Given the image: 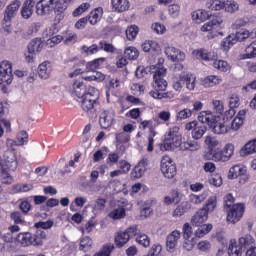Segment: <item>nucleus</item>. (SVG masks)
<instances>
[{
	"label": "nucleus",
	"instance_id": "e2e57ef3",
	"mask_svg": "<svg viewBox=\"0 0 256 256\" xmlns=\"http://www.w3.org/2000/svg\"><path fill=\"white\" fill-rule=\"evenodd\" d=\"M31 208V202H29L28 200H23L19 204V209L24 215H29V211H31Z\"/></svg>",
	"mask_w": 256,
	"mask_h": 256
},
{
	"label": "nucleus",
	"instance_id": "423d86ee",
	"mask_svg": "<svg viewBox=\"0 0 256 256\" xmlns=\"http://www.w3.org/2000/svg\"><path fill=\"white\" fill-rule=\"evenodd\" d=\"M193 57L196 59H201L202 61H214L213 67L220 71L221 73H227V71H231V65L229 62L225 60H217V54L215 52H209L204 48L193 50Z\"/></svg>",
	"mask_w": 256,
	"mask_h": 256
},
{
	"label": "nucleus",
	"instance_id": "bf43d9fd",
	"mask_svg": "<svg viewBox=\"0 0 256 256\" xmlns=\"http://www.w3.org/2000/svg\"><path fill=\"white\" fill-rule=\"evenodd\" d=\"M89 7H91V4L82 3L72 12L73 17H81V15L85 13V11L89 10Z\"/></svg>",
	"mask_w": 256,
	"mask_h": 256
},
{
	"label": "nucleus",
	"instance_id": "de8ad7c7",
	"mask_svg": "<svg viewBox=\"0 0 256 256\" xmlns=\"http://www.w3.org/2000/svg\"><path fill=\"white\" fill-rule=\"evenodd\" d=\"M256 57V40L250 43L246 49L244 54V59H255Z\"/></svg>",
	"mask_w": 256,
	"mask_h": 256
},
{
	"label": "nucleus",
	"instance_id": "c9c22d12",
	"mask_svg": "<svg viewBox=\"0 0 256 256\" xmlns=\"http://www.w3.org/2000/svg\"><path fill=\"white\" fill-rule=\"evenodd\" d=\"M229 256H243V248L237 245V241L231 240L228 247Z\"/></svg>",
	"mask_w": 256,
	"mask_h": 256
},
{
	"label": "nucleus",
	"instance_id": "864d4df0",
	"mask_svg": "<svg viewBox=\"0 0 256 256\" xmlns=\"http://www.w3.org/2000/svg\"><path fill=\"white\" fill-rule=\"evenodd\" d=\"M0 181L3 185H11L13 183V176L3 168L0 174Z\"/></svg>",
	"mask_w": 256,
	"mask_h": 256
},
{
	"label": "nucleus",
	"instance_id": "20e7f679",
	"mask_svg": "<svg viewBox=\"0 0 256 256\" xmlns=\"http://www.w3.org/2000/svg\"><path fill=\"white\" fill-rule=\"evenodd\" d=\"M198 120L211 127L215 135H225V133H229V131H231L229 121L225 120V118L221 120V117L213 115V112L211 111L200 112Z\"/></svg>",
	"mask_w": 256,
	"mask_h": 256
},
{
	"label": "nucleus",
	"instance_id": "f8f14e48",
	"mask_svg": "<svg viewBox=\"0 0 256 256\" xmlns=\"http://www.w3.org/2000/svg\"><path fill=\"white\" fill-rule=\"evenodd\" d=\"M186 131H191L192 139L195 141H199V139H203V135L207 133V126L203 122L192 121L186 123L185 125Z\"/></svg>",
	"mask_w": 256,
	"mask_h": 256
},
{
	"label": "nucleus",
	"instance_id": "7c9ffc66",
	"mask_svg": "<svg viewBox=\"0 0 256 256\" xmlns=\"http://www.w3.org/2000/svg\"><path fill=\"white\" fill-rule=\"evenodd\" d=\"M45 44L41 38H35L28 44L29 53H41Z\"/></svg>",
	"mask_w": 256,
	"mask_h": 256
},
{
	"label": "nucleus",
	"instance_id": "c03bdc74",
	"mask_svg": "<svg viewBox=\"0 0 256 256\" xmlns=\"http://www.w3.org/2000/svg\"><path fill=\"white\" fill-rule=\"evenodd\" d=\"M115 249V245L112 243L104 244L102 248L96 252L93 256H111L113 250Z\"/></svg>",
	"mask_w": 256,
	"mask_h": 256
},
{
	"label": "nucleus",
	"instance_id": "49530a36",
	"mask_svg": "<svg viewBox=\"0 0 256 256\" xmlns=\"http://www.w3.org/2000/svg\"><path fill=\"white\" fill-rule=\"evenodd\" d=\"M124 57L126 59H129L130 61H135V59H139V50H137L133 46H130V47L125 49Z\"/></svg>",
	"mask_w": 256,
	"mask_h": 256
},
{
	"label": "nucleus",
	"instance_id": "c85d7f7f",
	"mask_svg": "<svg viewBox=\"0 0 256 256\" xmlns=\"http://www.w3.org/2000/svg\"><path fill=\"white\" fill-rule=\"evenodd\" d=\"M191 203L189 201H184L179 204L176 209H174L172 217H183L184 213H189L191 211Z\"/></svg>",
	"mask_w": 256,
	"mask_h": 256
},
{
	"label": "nucleus",
	"instance_id": "bb28decb",
	"mask_svg": "<svg viewBox=\"0 0 256 256\" xmlns=\"http://www.w3.org/2000/svg\"><path fill=\"white\" fill-rule=\"evenodd\" d=\"M142 50L144 53H159V51H161V46L155 40H146L142 43Z\"/></svg>",
	"mask_w": 256,
	"mask_h": 256
},
{
	"label": "nucleus",
	"instance_id": "4468645a",
	"mask_svg": "<svg viewBox=\"0 0 256 256\" xmlns=\"http://www.w3.org/2000/svg\"><path fill=\"white\" fill-rule=\"evenodd\" d=\"M229 179H239V183L244 185L249 181V174H247V166L241 164L234 165L230 168L228 172Z\"/></svg>",
	"mask_w": 256,
	"mask_h": 256
},
{
	"label": "nucleus",
	"instance_id": "3c124183",
	"mask_svg": "<svg viewBox=\"0 0 256 256\" xmlns=\"http://www.w3.org/2000/svg\"><path fill=\"white\" fill-rule=\"evenodd\" d=\"M10 219L14 221L15 225H25V218H23V213L20 211L11 212Z\"/></svg>",
	"mask_w": 256,
	"mask_h": 256
},
{
	"label": "nucleus",
	"instance_id": "1a4fd4ad",
	"mask_svg": "<svg viewBox=\"0 0 256 256\" xmlns=\"http://www.w3.org/2000/svg\"><path fill=\"white\" fill-rule=\"evenodd\" d=\"M215 207H217V200L215 198H209L207 203L192 216L191 224L193 227L205 225V222L209 219V213L215 211Z\"/></svg>",
	"mask_w": 256,
	"mask_h": 256
},
{
	"label": "nucleus",
	"instance_id": "8fccbe9b",
	"mask_svg": "<svg viewBox=\"0 0 256 256\" xmlns=\"http://www.w3.org/2000/svg\"><path fill=\"white\" fill-rule=\"evenodd\" d=\"M138 34H139V26L137 25L129 26L126 29V37L128 41H134V39L137 37Z\"/></svg>",
	"mask_w": 256,
	"mask_h": 256
},
{
	"label": "nucleus",
	"instance_id": "72a5a7b5",
	"mask_svg": "<svg viewBox=\"0 0 256 256\" xmlns=\"http://www.w3.org/2000/svg\"><path fill=\"white\" fill-rule=\"evenodd\" d=\"M196 227H199L195 231V237H197L198 239H202V237H205V235H208V233H211V231L213 230V224L211 223L203 224L201 226Z\"/></svg>",
	"mask_w": 256,
	"mask_h": 256
},
{
	"label": "nucleus",
	"instance_id": "a878e982",
	"mask_svg": "<svg viewBox=\"0 0 256 256\" xmlns=\"http://www.w3.org/2000/svg\"><path fill=\"white\" fill-rule=\"evenodd\" d=\"M51 71H53V68H51V62L49 61H44L38 66L40 79H49L51 77Z\"/></svg>",
	"mask_w": 256,
	"mask_h": 256
},
{
	"label": "nucleus",
	"instance_id": "6e6552de",
	"mask_svg": "<svg viewBox=\"0 0 256 256\" xmlns=\"http://www.w3.org/2000/svg\"><path fill=\"white\" fill-rule=\"evenodd\" d=\"M151 73H153V89L150 93H161L167 91V80L165 76L167 75V68L163 66V63L159 62L156 65L150 67Z\"/></svg>",
	"mask_w": 256,
	"mask_h": 256
},
{
	"label": "nucleus",
	"instance_id": "a19ab883",
	"mask_svg": "<svg viewBox=\"0 0 256 256\" xmlns=\"http://www.w3.org/2000/svg\"><path fill=\"white\" fill-rule=\"evenodd\" d=\"M237 44V39H235V34H230L221 41V48L224 51H229L233 45Z\"/></svg>",
	"mask_w": 256,
	"mask_h": 256
},
{
	"label": "nucleus",
	"instance_id": "052dcab7",
	"mask_svg": "<svg viewBox=\"0 0 256 256\" xmlns=\"http://www.w3.org/2000/svg\"><path fill=\"white\" fill-rule=\"evenodd\" d=\"M224 9L227 13H235V11H239V3L235 1H227L225 2Z\"/></svg>",
	"mask_w": 256,
	"mask_h": 256
},
{
	"label": "nucleus",
	"instance_id": "2f4dec72",
	"mask_svg": "<svg viewBox=\"0 0 256 256\" xmlns=\"http://www.w3.org/2000/svg\"><path fill=\"white\" fill-rule=\"evenodd\" d=\"M222 81H223V79H221L217 75H209L203 79L202 85H204L205 87H215L217 85H220V83H222Z\"/></svg>",
	"mask_w": 256,
	"mask_h": 256
},
{
	"label": "nucleus",
	"instance_id": "f704fd0d",
	"mask_svg": "<svg viewBox=\"0 0 256 256\" xmlns=\"http://www.w3.org/2000/svg\"><path fill=\"white\" fill-rule=\"evenodd\" d=\"M171 121V112L160 111L157 117L154 118L155 125H163V123H169Z\"/></svg>",
	"mask_w": 256,
	"mask_h": 256
},
{
	"label": "nucleus",
	"instance_id": "13d9d810",
	"mask_svg": "<svg viewBox=\"0 0 256 256\" xmlns=\"http://www.w3.org/2000/svg\"><path fill=\"white\" fill-rule=\"evenodd\" d=\"M29 141V134L27 131L22 130L16 136V143L17 145H25Z\"/></svg>",
	"mask_w": 256,
	"mask_h": 256
},
{
	"label": "nucleus",
	"instance_id": "f03ea898",
	"mask_svg": "<svg viewBox=\"0 0 256 256\" xmlns=\"http://www.w3.org/2000/svg\"><path fill=\"white\" fill-rule=\"evenodd\" d=\"M205 143L208 147V153L206 154L207 159L215 161V163H227L233 157L235 153V146L232 143H228L225 147L221 148V142L216 140L214 137L207 136Z\"/></svg>",
	"mask_w": 256,
	"mask_h": 256
},
{
	"label": "nucleus",
	"instance_id": "473e14b6",
	"mask_svg": "<svg viewBox=\"0 0 256 256\" xmlns=\"http://www.w3.org/2000/svg\"><path fill=\"white\" fill-rule=\"evenodd\" d=\"M238 243L241 249H249V247L255 245V238L251 234H246L239 238Z\"/></svg>",
	"mask_w": 256,
	"mask_h": 256
},
{
	"label": "nucleus",
	"instance_id": "ea45409f",
	"mask_svg": "<svg viewBox=\"0 0 256 256\" xmlns=\"http://www.w3.org/2000/svg\"><path fill=\"white\" fill-rule=\"evenodd\" d=\"M207 9H210V11H221L225 9V1L223 0H209L206 3Z\"/></svg>",
	"mask_w": 256,
	"mask_h": 256
},
{
	"label": "nucleus",
	"instance_id": "09e8293b",
	"mask_svg": "<svg viewBox=\"0 0 256 256\" xmlns=\"http://www.w3.org/2000/svg\"><path fill=\"white\" fill-rule=\"evenodd\" d=\"M81 53L83 55H95L96 53H99V45L92 44L91 46L83 45L81 47Z\"/></svg>",
	"mask_w": 256,
	"mask_h": 256
},
{
	"label": "nucleus",
	"instance_id": "2eb2a0df",
	"mask_svg": "<svg viewBox=\"0 0 256 256\" xmlns=\"http://www.w3.org/2000/svg\"><path fill=\"white\" fill-rule=\"evenodd\" d=\"M227 221L228 223H238L241 221L243 214L245 213V204L244 203H237L234 204L232 207L228 208L227 210Z\"/></svg>",
	"mask_w": 256,
	"mask_h": 256
},
{
	"label": "nucleus",
	"instance_id": "79ce46f5",
	"mask_svg": "<svg viewBox=\"0 0 256 256\" xmlns=\"http://www.w3.org/2000/svg\"><path fill=\"white\" fill-rule=\"evenodd\" d=\"M253 153H256V139L247 142L241 150L243 156L253 155Z\"/></svg>",
	"mask_w": 256,
	"mask_h": 256
},
{
	"label": "nucleus",
	"instance_id": "4be33fe9",
	"mask_svg": "<svg viewBox=\"0 0 256 256\" xmlns=\"http://www.w3.org/2000/svg\"><path fill=\"white\" fill-rule=\"evenodd\" d=\"M35 11V0H25L21 9L23 19H31Z\"/></svg>",
	"mask_w": 256,
	"mask_h": 256
},
{
	"label": "nucleus",
	"instance_id": "ddd939ff",
	"mask_svg": "<svg viewBox=\"0 0 256 256\" xmlns=\"http://www.w3.org/2000/svg\"><path fill=\"white\" fill-rule=\"evenodd\" d=\"M11 85L13 83V64L4 60L0 63V85Z\"/></svg>",
	"mask_w": 256,
	"mask_h": 256
},
{
	"label": "nucleus",
	"instance_id": "6ab92c4d",
	"mask_svg": "<svg viewBox=\"0 0 256 256\" xmlns=\"http://www.w3.org/2000/svg\"><path fill=\"white\" fill-rule=\"evenodd\" d=\"M179 79L182 83H185L186 88L189 91H195V85H197V76L193 73H181Z\"/></svg>",
	"mask_w": 256,
	"mask_h": 256
},
{
	"label": "nucleus",
	"instance_id": "4c0bfd02",
	"mask_svg": "<svg viewBox=\"0 0 256 256\" xmlns=\"http://www.w3.org/2000/svg\"><path fill=\"white\" fill-rule=\"evenodd\" d=\"M93 247V239L89 236H84L80 240L79 250L83 251V253H87V251H91Z\"/></svg>",
	"mask_w": 256,
	"mask_h": 256
},
{
	"label": "nucleus",
	"instance_id": "5fc2aeb1",
	"mask_svg": "<svg viewBox=\"0 0 256 256\" xmlns=\"http://www.w3.org/2000/svg\"><path fill=\"white\" fill-rule=\"evenodd\" d=\"M131 141V135L127 132H120L116 134V143L123 145V143H129Z\"/></svg>",
	"mask_w": 256,
	"mask_h": 256
},
{
	"label": "nucleus",
	"instance_id": "393cba45",
	"mask_svg": "<svg viewBox=\"0 0 256 256\" xmlns=\"http://www.w3.org/2000/svg\"><path fill=\"white\" fill-rule=\"evenodd\" d=\"M256 38V29L252 32H249L247 29H240L238 32L234 34V39H236V43L239 41H245L246 39H255Z\"/></svg>",
	"mask_w": 256,
	"mask_h": 256
},
{
	"label": "nucleus",
	"instance_id": "aec40b11",
	"mask_svg": "<svg viewBox=\"0 0 256 256\" xmlns=\"http://www.w3.org/2000/svg\"><path fill=\"white\" fill-rule=\"evenodd\" d=\"M223 23V17L221 15L213 16L211 21L208 23H205L201 27V31L203 33H207V31H213V29H217V27H220V25Z\"/></svg>",
	"mask_w": 256,
	"mask_h": 256
},
{
	"label": "nucleus",
	"instance_id": "9d476101",
	"mask_svg": "<svg viewBox=\"0 0 256 256\" xmlns=\"http://www.w3.org/2000/svg\"><path fill=\"white\" fill-rule=\"evenodd\" d=\"M21 8V1L15 0L6 7L2 27L6 33H11V20L17 15Z\"/></svg>",
	"mask_w": 256,
	"mask_h": 256
},
{
	"label": "nucleus",
	"instance_id": "e433bc0d",
	"mask_svg": "<svg viewBox=\"0 0 256 256\" xmlns=\"http://www.w3.org/2000/svg\"><path fill=\"white\" fill-rule=\"evenodd\" d=\"M33 189V185L31 184H14L11 187V193L14 195L19 193H29Z\"/></svg>",
	"mask_w": 256,
	"mask_h": 256
},
{
	"label": "nucleus",
	"instance_id": "680f3d73",
	"mask_svg": "<svg viewBox=\"0 0 256 256\" xmlns=\"http://www.w3.org/2000/svg\"><path fill=\"white\" fill-rule=\"evenodd\" d=\"M72 69H78V71L85 73L87 71V62L85 60H75Z\"/></svg>",
	"mask_w": 256,
	"mask_h": 256
},
{
	"label": "nucleus",
	"instance_id": "6e6d98bb",
	"mask_svg": "<svg viewBox=\"0 0 256 256\" xmlns=\"http://www.w3.org/2000/svg\"><path fill=\"white\" fill-rule=\"evenodd\" d=\"M125 208L121 207V208H116L114 210H112L110 213H109V217H111V219H123L125 218Z\"/></svg>",
	"mask_w": 256,
	"mask_h": 256
},
{
	"label": "nucleus",
	"instance_id": "5701e85b",
	"mask_svg": "<svg viewBox=\"0 0 256 256\" xmlns=\"http://www.w3.org/2000/svg\"><path fill=\"white\" fill-rule=\"evenodd\" d=\"M192 19L195 23H205L208 19H211V12L205 9H198L192 12Z\"/></svg>",
	"mask_w": 256,
	"mask_h": 256
},
{
	"label": "nucleus",
	"instance_id": "774afa93",
	"mask_svg": "<svg viewBox=\"0 0 256 256\" xmlns=\"http://www.w3.org/2000/svg\"><path fill=\"white\" fill-rule=\"evenodd\" d=\"M34 227L36 229H51V227H53V221L52 220H47L45 222L39 221L34 224Z\"/></svg>",
	"mask_w": 256,
	"mask_h": 256
},
{
	"label": "nucleus",
	"instance_id": "b1692460",
	"mask_svg": "<svg viewBox=\"0 0 256 256\" xmlns=\"http://www.w3.org/2000/svg\"><path fill=\"white\" fill-rule=\"evenodd\" d=\"M103 17V7H97L93 9L86 18L90 25H97Z\"/></svg>",
	"mask_w": 256,
	"mask_h": 256
},
{
	"label": "nucleus",
	"instance_id": "f3484780",
	"mask_svg": "<svg viewBox=\"0 0 256 256\" xmlns=\"http://www.w3.org/2000/svg\"><path fill=\"white\" fill-rule=\"evenodd\" d=\"M72 89L78 99H83L89 93V87L87 88V84L83 82V79L75 80Z\"/></svg>",
	"mask_w": 256,
	"mask_h": 256
},
{
	"label": "nucleus",
	"instance_id": "0e129e2a",
	"mask_svg": "<svg viewBox=\"0 0 256 256\" xmlns=\"http://www.w3.org/2000/svg\"><path fill=\"white\" fill-rule=\"evenodd\" d=\"M235 197L233 196V194L229 193L226 196H224V209H231V207L235 204Z\"/></svg>",
	"mask_w": 256,
	"mask_h": 256
},
{
	"label": "nucleus",
	"instance_id": "f257e3e1",
	"mask_svg": "<svg viewBox=\"0 0 256 256\" xmlns=\"http://www.w3.org/2000/svg\"><path fill=\"white\" fill-rule=\"evenodd\" d=\"M177 147L180 151H199L201 145L195 140L183 142V137L179 134V127L174 126L165 133L160 149L161 151H171V149H177Z\"/></svg>",
	"mask_w": 256,
	"mask_h": 256
},
{
	"label": "nucleus",
	"instance_id": "37998d69",
	"mask_svg": "<svg viewBox=\"0 0 256 256\" xmlns=\"http://www.w3.org/2000/svg\"><path fill=\"white\" fill-rule=\"evenodd\" d=\"M135 241L138 243V245H141V247H145L146 249L147 247L151 246V238H149V236L145 233H139L136 236Z\"/></svg>",
	"mask_w": 256,
	"mask_h": 256
},
{
	"label": "nucleus",
	"instance_id": "412c9836",
	"mask_svg": "<svg viewBox=\"0 0 256 256\" xmlns=\"http://www.w3.org/2000/svg\"><path fill=\"white\" fill-rule=\"evenodd\" d=\"M147 171V160H141L131 171L130 177L132 179H141Z\"/></svg>",
	"mask_w": 256,
	"mask_h": 256
},
{
	"label": "nucleus",
	"instance_id": "dca6fc26",
	"mask_svg": "<svg viewBox=\"0 0 256 256\" xmlns=\"http://www.w3.org/2000/svg\"><path fill=\"white\" fill-rule=\"evenodd\" d=\"M113 121H115V112L104 110L100 115L99 125L101 129H109L112 127Z\"/></svg>",
	"mask_w": 256,
	"mask_h": 256
},
{
	"label": "nucleus",
	"instance_id": "a18cd8bd",
	"mask_svg": "<svg viewBox=\"0 0 256 256\" xmlns=\"http://www.w3.org/2000/svg\"><path fill=\"white\" fill-rule=\"evenodd\" d=\"M105 58H96L92 61L86 62V71H97L101 67V63H104Z\"/></svg>",
	"mask_w": 256,
	"mask_h": 256
},
{
	"label": "nucleus",
	"instance_id": "0eeeda50",
	"mask_svg": "<svg viewBox=\"0 0 256 256\" xmlns=\"http://www.w3.org/2000/svg\"><path fill=\"white\" fill-rule=\"evenodd\" d=\"M47 239V232L44 230H37L34 234L31 232H20L16 241L20 243L22 247H41L43 246V241Z\"/></svg>",
	"mask_w": 256,
	"mask_h": 256
},
{
	"label": "nucleus",
	"instance_id": "7ed1b4c3",
	"mask_svg": "<svg viewBox=\"0 0 256 256\" xmlns=\"http://www.w3.org/2000/svg\"><path fill=\"white\" fill-rule=\"evenodd\" d=\"M68 7L69 4L65 0H40L36 3V13L40 17H45L54 11L58 21H61L65 17L63 14Z\"/></svg>",
	"mask_w": 256,
	"mask_h": 256
},
{
	"label": "nucleus",
	"instance_id": "69168bd1",
	"mask_svg": "<svg viewBox=\"0 0 256 256\" xmlns=\"http://www.w3.org/2000/svg\"><path fill=\"white\" fill-rule=\"evenodd\" d=\"M197 247L203 253H209L211 250V242H209V240H202L197 244Z\"/></svg>",
	"mask_w": 256,
	"mask_h": 256
},
{
	"label": "nucleus",
	"instance_id": "39448f33",
	"mask_svg": "<svg viewBox=\"0 0 256 256\" xmlns=\"http://www.w3.org/2000/svg\"><path fill=\"white\" fill-rule=\"evenodd\" d=\"M81 109L89 119H97V109H99V90L89 86L88 93L82 98Z\"/></svg>",
	"mask_w": 256,
	"mask_h": 256
},
{
	"label": "nucleus",
	"instance_id": "c756f323",
	"mask_svg": "<svg viewBox=\"0 0 256 256\" xmlns=\"http://www.w3.org/2000/svg\"><path fill=\"white\" fill-rule=\"evenodd\" d=\"M111 5L117 13H125L129 10V0H111Z\"/></svg>",
	"mask_w": 256,
	"mask_h": 256
},
{
	"label": "nucleus",
	"instance_id": "9b49d317",
	"mask_svg": "<svg viewBox=\"0 0 256 256\" xmlns=\"http://www.w3.org/2000/svg\"><path fill=\"white\" fill-rule=\"evenodd\" d=\"M160 171L166 179H173L177 175V165L171 156H164L161 159Z\"/></svg>",
	"mask_w": 256,
	"mask_h": 256
},
{
	"label": "nucleus",
	"instance_id": "4d7b16f0",
	"mask_svg": "<svg viewBox=\"0 0 256 256\" xmlns=\"http://www.w3.org/2000/svg\"><path fill=\"white\" fill-rule=\"evenodd\" d=\"M162 251H163V246L159 243H155L151 246L150 250L145 256H159L161 255Z\"/></svg>",
	"mask_w": 256,
	"mask_h": 256
},
{
	"label": "nucleus",
	"instance_id": "338daca9",
	"mask_svg": "<svg viewBox=\"0 0 256 256\" xmlns=\"http://www.w3.org/2000/svg\"><path fill=\"white\" fill-rule=\"evenodd\" d=\"M5 167L8 171H17L18 162L16 158L5 160Z\"/></svg>",
	"mask_w": 256,
	"mask_h": 256
},
{
	"label": "nucleus",
	"instance_id": "a211bd4d",
	"mask_svg": "<svg viewBox=\"0 0 256 256\" xmlns=\"http://www.w3.org/2000/svg\"><path fill=\"white\" fill-rule=\"evenodd\" d=\"M181 239V232L179 230L172 231L166 239V249L169 253H173L175 251V247H177V242Z\"/></svg>",
	"mask_w": 256,
	"mask_h": 256
},
{
	"label": "nucleus",
	"instance_id": "cd10ccee",
	"mask_svg": "<svg viewBox=\"0 0 256 256\" xmlns=\"http://www.w3.org/2000/svg\"><path fill=\"white\" fill-rule=\"evenodd\" d=\"M129 241L131 240L129 239V236L127 235V233H125V231L117 232L114 238L115 246L118 247V249L125 247V245L129 243Z\"/></svg>",
	"mask_w": 256,
	"mask_h": 256
},
{
	"label": "nucleus",
	"instance_id": "58836bf2",
	"mask_svg": "<svg viewBox=\"0 0 256 256\" xmlns=\"http://www.w3.org/2000/svg\"><path fill=\"white\" fill-rule=\"evenodd\" d=\"M150 97L153 99H158L161 101L162 99H175V92L167 91V92H149Z\"/></svg>",
	"mask_w": 256,
	"mask_h": 256
},
{
	"label": "nucleus",
	"instance_id": "603ef678",
	"mask_svg": "<svg viewBox=\"0 0 256 256\" xmlns=\"http://www.w3.org/2000/svg\"><path fill=\"white\" fill-rule=\"evenodd\" d=\"M99 51H105L106 53H115V46L107 43L105 40H101L98 45Z\"/></svg>",
	"mask_w": 256,
	"mask_h": 256
}]
</instances>
